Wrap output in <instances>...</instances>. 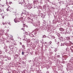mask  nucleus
Segmentation results:
<instances>
[{
	"instance_id": "obj_1",
	"label": "nucleus",
	"mask_w": 73,
	"mask_h": 73,
	"mask_svg": "<svg viewBox=\"0 0 73 73\" xmlns=\"http://www.w3.org/2000/svg\"><path fill=\"white\" fill-rule=\"evenodd\" d=\"M7 11L11 12L12 10V9L10 7V6H8V8L7 9Z\"/></svg>"
},
{
	"instance_id": "obj_2",
	"label": "nucleus",
	"mask_w": 73,
	"mask_h": 73,
	"mask_svg": "<svg viewBox=\"0 0 73 73\" xmlns=\"http://www.w3.org/2000/svg\"><path fill=\"white\" fill-rule=\"evenodd\" d=\"M1 14L2 16V17L3 19H4V17L5 16V13H1Z\"/></svg>"
},
{
	"instance_id": "obj_3",
	"label": "nucleus",
	"mask_w": 73,
	"mask_h": 73,
	"mask_svg": "<svg viewBox=\"0 0 73 73\" xmlns=\"http://www.w3.org/2000/svg\"><path fill=\"white\" fill-rule=\"evenodd\" d=\"M3 7H1L0 8V12H2V11H3Z\"/></svg>"
},
{
	"instance_id": "obj_4",
	"label": "nucleus",
	"mask_w": 73,
	"mask_h": 73,
	"mask_svg": "<svg viewBox=\"0 0 73 73\" xmlns=\"http://www.w3.org/2000/svg\"><path fill=\"white\" fill-rule=\"evenodd\" d=\"M7 24H8L9 25H11V23L10 22H9V21H8L7 23Z\"/></svg>"
},
{
	"instance_id": "obj_5",
	"label": "nucleus",
	"mask_w": 73,
	"mask_h": 73,
	"mask_svg": "<svg viewBox=\"0 0 73 73\" xmlns=\"http://www.w3.org/2000/svg\"><path fill=\"white\" fill-rule=\"evenodd\" d=\"M59 30L61 32H63V31H64V29L61 28H60V29H59Z\"/></svg>"
},
{
	"instance_id": "obj_6",
	"label": "nucleus",
	"mask_w": 73,
	"mask_h": 73,
	"mask_svg": "<svg viewBox=\"0 0 73 73\" xmlns=\"http://www.w3.org/2000/svg\"><path fill=\"white\" fill-rule=\"evenodd\" d=\"M27 11L25 10H24L23 11V14H25V15H26V13H27Z\"/></svg>"
},
{
	"instance_id": "obj_7",
	"label": "nucleus",
	"mask_w": 73,
	"mask_h": 73,
	"mask_svg": "<svg viewBox=\"0 0 73 73\" xmlns=\"http://www.w3.org/2000/svg\"><path fill=\"white\" fill-rule=\"evenodd\" d=\"M73 48V46H72L71 47H70V49L71 50H73L72 49V48Z\"/></svg>"
},
{
	"instance_id": "obj_8",
	"label": "nucleus",
	"mask_w": 73,
	"mask_h": 73,
	"mask_svg": "<svg viewBox=\"0 0 73 73\" xmlns=\"http://www.w3.org/2000/svg\"><path fill=\"white\" fill-rule=\"evenodd\" d=\"M22 47L23 48H25V46L24 45H22Z\"/></svg>"
},
{
	"instance_id": "obj_9",
	"label": "nucleus",
	"mask_w": 73,
	"mask_h": 73,
	"mask_svg": "<svg viewBox=\"0 0 73 73\" xmlns=\"http://www.w3.org/2000/svg\"><path fill=\"white\" fill-rule=\"evenodd\" d=\"M67 38L68 40H69L70 39V37H67Z\"/></svg>"
},
{
	"instance_id": "obj_10",
	"label": "nucleus",
	"mask_w": 73,
	"mask_h": 73,
	"mask_svg": "<svg viewBox=\"0 0 73 73\" xmlns=\"http://www.w3.org/2000/svg\"><path fill=\"white\" fill-rule=\"evenodd\" d=\"M12 2H10L9 3V4H12Z\"/></svg>"
},
{
	"instance_id": "obj_11",
	"label": "nucleus",
	"mask_w": 73,
	"mask_h": 73,
	"mask_svg": "<svg viewBox=\"0 0 73 73\" xmlns=\"http://www.w3.org/2000/svg\"><path fill=\"white\" fill-rule=\"evenodd\" d=\"M24 53L23 52H22V55H24Z\"/></svg>"
},
{
	"instance_id": "obj_12",
	"label": "nucleus",
	"mask_w": 73,
	"mask_h": 73,
	"mask_svg": "<svg viewBox=\"0 0 73 73\" xmlns=\"http://www.w3.org/2000/svg\"><path fill=\"white\" fill-rule=\"evenodd\" d=\"M66 51H68V48H67L66 49Z\"/></svg>"
},
{
	"instance_id": "obj_13",
	"label": "nucleus",
	"mask_w": 73,
	"mask_h": 73,
	"mask_svg": "<svg viewBox=\"0 0 73 73\" xmlns=\"http://www.w3.org/2000/svg\"><path fill=\"white\" fill-rule=\"evenodd\" d=\"M50 44H52V42L51 41H50L49 42Z\"/></svg>"
},
{
	"instance_id": "obj_14",
	"label": "nucleus",
	"mask_w": 73,
	"mask_h": 73,
	"mask_svg": "<svg viewBox=\"0 0 73 73\" xmlns=\"http://www.w3.org/2000/svg\"><path fill=\"white\" fill-rule=\"evenodd\" d=\"M11 40H13V38H11Z\"/></svg>"
},
{
	"instance_id": "obj_15",
	"label": "nucleus",
	"mask_w": 73,
	"mask_h": 73,
	"mask_svg": "<svg viewBox=\"0 0 73 73\" xmlns=\"http://www.w3.org/2000/svg\"><path fill=\"white\" fill-rule=\"evenodd\" d=\"M60 57V55L57 56V57Z\"/></svg>"
},
{
	"instance_id": "obj_16",
	"label": "nucleus",
	"mask_w": 73,
	"mask_h": 73,
	"mask_svg": "<svg viewBox=\"0 0 73 73\" xmlns=\"http://www.w3.org/2000/svg\"><path fill=\"white\" fill-rule=\"evenodd\" d=\"M35 2H38V1H37V0H36V1H35Z\"/></svg>"
},
{
	"instance_id": "obj_17",
	"label": "nucleus",
	"mask_w": 73,
	"mask_h": 73,
	"mask_svg": "<svg viewBox=\"0 0 73 73\" xmlns=\"http://www.w3.org/2000/svg\"><path fill=\"white\" fill-rule=\"evenodd\" d=\"M20 44H22V43H21V42H20Z\"/></svg>"
},
{
	"instance_id": "obj_18",
	"label": "nucleus",
	"mask_w": 73,
	"mask_h": 73,
	"mask_svg": "<svg viewBox=\"0 0 73 73\" xmlns=\"http://www.w3.org/2000/svg\"><path fill=\"white\" fill-rule=\"evenodd\" d=\"M24 28H23L22 29H23V30H24Z\"/></svg>"
},
{
	"instance_id": "obj_19",
	"label": "nucleus",
	"mask_w": 73,
	"mask_h": 73,
	"mask_svg": "<svg viewBox=\"0 0 73 73\" xmlns=\"http://www.w3.org/2000/svg\"><path fill=\"white\" fill-rule=\"evenodd\" d=\"M14 21L15 22L17 23V22H16V21H15V19H14Z\"/></svg>"
},
{
	"instance_id": "obj_20",
	"label": "nucleus",
	"mask_w": 73,
	"mask_h": 73,
	"mask_svg": "<svg viewBox=\"0 0 73 73\" xmlns=\"http://www.w3.org/2000/svg\"><path fill=\"white\" fill-rule=\"evenodd\" d=\"M25 24H23V25H25Z\"/></svg>"
},
{
	"instance_id": "obj_21",
	"label": "nucleus",
	"mask_w": 73,
	"mask_h": 73,
	"mask_svg": "<svg viewBox=\"0 0 73 73\" xmlns=\"http://www.w3.org/2000/svg\"><path fill=\"white\" fill-rule=\"evenodd\" d=\"M23 27H24H24H25V26H24Z\"/></svg>"
},
{
	"instance_id": "obj_22",
	"label": "nucleus",
	"mask_w": 73,
	"mask_h": 73,
	"mask_svg": "<svg viewBox=\"0 0 73 73\" xmlns=\"http://www.w3.org/2000/svg\"><path fill=\"white\" fill-rule=\"evenodd\" d=\"M3 7L4 6V5H2Z\"/></svg>"
},
{
	"instance_id": "obj_23",
	"label": "nucleus",
	"mask_w": 73,
	"mask_h": 73,
	"mask_svg": "<svg viewBox=\"0 0 73 73\" xmlns=\"http://www.w3.org/2000/svg\"><path fill=\"white\" fill-rule=\"evenodd\" d=\"M30 61H31V60H30Z\"/></svg>"
},
{
	"instance_id": "obj_24",
	"label": "nucleus",
	"mask_w": 73,
	"mask_h": 73,
	"mask_svg": "<svg viewBox=\"0 0 73 73\" xmlns=\"http://www.w3.org/2000/svg\"><path fill=\"white\" fill-rule=\"evenodd\" d=\"M27 1H28V0H27Z\"/></svg>"
},
{
	"instance_id": "obj_25",
	"label": "nucleus",
	"mask_w": 73,
	"mask_h": 73,
	"mask_svg": "<svg viewBox=\"0 0 73 73\" xmlns=\"http://www.w3.org/2000/svg\"><path fill=\"white\" fill-rule=\"evenodd\" d=\"M72 34H73V33H72Z\"/></svg>"
}]
</instances>
